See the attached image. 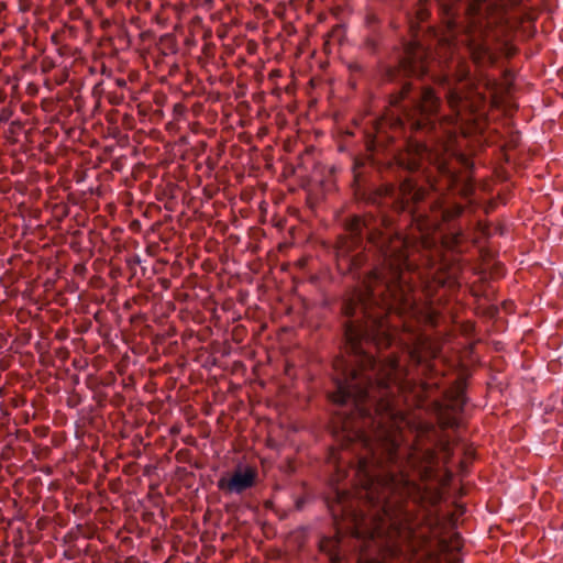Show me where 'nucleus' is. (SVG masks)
Segmentation results:
<instances>
[{"instance_id":"obj_1","label":"nucleus","mask_w":563,"mask_h":563,"mask_svg":"<svg viewBox=\"0 0 563 563\" xmlns=\"http://www.w3.org/2000/svg\"><path fill=\"white\" fill-rule=\"evenodd\" d=\"M334 373L335 389L330 397L339 406L336 415L345 438L343 454L351 453L353 459L349 472L343 470L346 457L342 454L332 453L330 463L338 481L352 473L351 483L358 486L357 495L368 506L374 525L373 529L361 531L357 515L350 509L353 539L362 542L361 547L384 537L388 542H410L416 532L404 501L417 493L418 485L400 466L397 472L384 466L382 454L393 464L406 457L419 477H429L437 465V453L429 448L399 452L387 426L395 417L391 401L395 382L358 376L354 369Z\"/></svg>"},{"instance_id":"obj_2","label":"nucleus","mask_w":563,"mask_h":563,"mask_svg":"<svg viewBox=\"0 0 563 563\" xmlns=\"http://www.w3.org/2000/svg\"><path fill=\"white\" fill-rule=\"evenodd\" d=\"M388 228L385 217H353L338 241V265L353 273L356 286L342 302L347 355L335 358L333 369L396 382L397 362L376 360L363 347V342L388 339V313L412 314L417 309L413 287L406 277L412 268L407 242L391 236Z\"/></svg>"},{"instance_id":"obj_3","label":"nucleus","mask_w":563,"mask_h":563,"mask_svg":"<svg viewBox=\"0 0 563 563\" xmlns=\"http://www.w3.org/2000/svg\"><path fill=\"white\" fill-rule=\"evenodd\" d=\"M461 47L479 65H493L498 59L483 27L470 30L460 38L455 36L453 30L440 37L435 55L439 65H445L446 73L438 76V81L445 89L446 102L452 113L440 115L441 99L432 88L405 81L398 92L390 97V106L394 109L390 118L377 122V143L383 142L386 128L389 126L394 134L386 135L387 139L393 140L397 133H405L409 129L411 132L440 141L443 148H446L445 141L455 134V131L448 126L468 122L474 112L473 102L457 87L459 82L470 76V70L460 55Z\"/></svg>"},{"instance_id":"obj_4","label":"nucleus","mask_w":563,"mask_h":563,"mask_svg":"<svg viewBox=\"0 0 563 563\" xmlns=\"http://www.w3.org/2000/svg\"><path fill=\"white\" fill-rule=\"evenodd\" d=\"M440 7L445 11L448 16H453V9L451 5L445 4V0H437ZM519 0H508L511 4H516ZM501 2H507V0H501ZM492 3L488 0H468L465 3V12L470 15V21L467 26L463 31H457L453 21H449V31L450 34L453 30V33L457 38L461 37L462 34L466 33L470 30H475L478 27H483L485 30V34L488 36L493 51L499 55V53L505 54L506 56H511L515 53V48L506 42H501L499 38V34L496 30L493 29V21L487 16L488 11L492 9Z\"/></svg>"},{"instance_id":"obj_5","label":"nucleus","mask_w":563,"mask_h":563,"mask_svg":"<svg viewBox=\"0 0 563 563\" xmlns=\"http://www.w3.org/2000/svg\"><path fill=\"white\" fill-rule=\"evenodd\" d=\"M440 7L445 11L448 16H453V9L451 5L445 4V0H437ZM519 0H508L511 4H516ZM501 2H507V0H501ZM492 3L488 0H468L465 3V12L470 15V21L467 26L463 31H457L453 21H449V31L450 34L453 30V33L457 38L461 37L462 34L466 33L470 30H475L478 27H483L485 30V34L488 36L493 51L499 55V53L505 54L506 56H511L515 53V48L506 42H501L499 38V34L496 30L493 29V21L487 16L488 11L492 9Z\"/></svg>"},{"instance_id":"obj_6","label":"nucleus","mask_w":563,"mask_h":563,"mask_svg":"<svg viewBox=\"0 0 563 563\" xmlns=\"http://www.w3.org/2000/svg\"><path fill=\"white\" fill-rule=\"evenodd\" d=\"M416 37V34L413 35ZM435 63L432 52L424 47L417 38L404 43L402 51L398 56L396 68H389L386 77L396 80L399 76L422 77L431 71Z\"/></svg>"},{"instance_id":"obj_7","label":"nucleus","mask_w":563,"mask_h":563,"mask_svg":"<svg viewBox=\"0 0 563 563\" xmlns=\"http://www.w3.org/2000/svg\"><path fill=\"white\" fill-rule=\"evenodd\" d=\"M379 194L396 209L408 211L413 217H422L418 212L417 205L424 202L428 191L411 179H404L399 185L385 184L379 189Z\"/></svg>"},{"instance_id":"obj_8","label":"nucleus","mask_w":563,"mask_h":563,"mask_svg":"<svg viewBox=\"0 0 563 563\" xmlns=\"http://www.w3.org/2000/svg\"><path fill=\"white\" fill-rule=\"evenodd\" d=\"M258 472L255 466L238 465L231 476H221L217 486L225 495H242L256 485Z\"/></svg>"},{"instance_id":"obj_9","label":"nucleus","mask_w":563,"mask_h":563,"mask_svg":"<svg viewBox=\"0 0 563 563\" xmlns=\"http://www.w3.org/2000/svg\"><path fill=\"white\" fill-rule=\"evenodd\" d=\"M448 401L449 404L446 410L442 408L440 409L439 422L444 429H454L459 427V420L454 415L462 411L466 402L463 388L454 387L452 390H450L448 393Z\"/></svg>"},{"instance_id":"obj_10","label":"nucleus","mask_w":563,"mask_h":563,"mask_svg":"<svg viewBox=\"0 0 563 563\" xmlns=\"http://www.w3.org/2000/svg\"><path fill=\"white\" fill-rule=\"evenodd\" d=\"M428 208L432 212L433 219L430 220V224H437L441 221H449L462 214L463 207L457 203L446 205V200L443 195L433 197L428 202ZM429 224V220L427 221Z\"/></svg>"},{"instance_id":"obj_11","label":"nucleus","mask_w":563,"mask_h":563,"mask_svg":"<svg viewBox=\"0 0 563 563\" xmlns=\"http://www.w3.org/2000/svg\"><path fill=\"white\" fill-rule=\"evenodd\" d=\"M320 550L325 553L331 563H341L342 561V541L339 537H325L320 541Z\"/></svg>"},{"instance_id":"obj_12","label":"nucleus","mask_w":563,"mask_h":563,"mask_svg":"<svg viewBox=\"0 0 563 563\" xmlns=\"http://www.w3.org/2000/svg\"><path fill=\"white\" fill-rule=\"evenodd\" d=\"M435 159H437V168H438L439 173L441 174V176L445 180L446 189L457 188L460 185V181H461L460 176L454 170H452L445 162L440 161L438 155L435 156Z\"/></svg>"},{"instance_id":"obj_13","label":"nucleus","mask_w":563,"mask_h":563,"mask_svg":"<svg viewBox=\"0 0 563 563\" xmlns=\"http://www.w3.org/2000/svg\"><path fill=\"white\" fill-rule=\"evenodd\" d=\"M416 156L408 165L409 169H418L420 167V161L424 157L431 159V150L427 143L418 142L416 144Z\"/></svg>"},{"instance_id":"obj_14","label":"nucleus","mask_w":563,"mask_h":563,"mask_svg":"<svg viewBox=\"0 0 563 563\" xmlns=\"http://www.w3.org/2000/svg\"><path fill=\"white\" fill-rule=\"evenodd\" d=\"M335 494H336V499H338V506L341 507L342 512H345L347 510V505H346V494L347 493L336 488Z\"/></svg>"},{"instance_id":"obj_15","label":"nucleus","mask_w":563,"mask_h":563,"mask_svg":"<svg viewBox=\"0 0 563 563\" xmlns=\"http://www.w3.org/2000/svg\"><path fill=\"white\" fill-rule=\"evenodd\" d=\"M365 47L366 49H368L371 53H375L377 51V47H378V43L375 38H372V37H368L366 38L365 41Z\"/></svg>"},{"instance_id":"obj_16","label":"nucleus","mask_w":563,"mask_h":563,"mask_svg":"<svg viewBox=\"0 0 563 563\" xmlns=\"http://www.w3.org/2000/svg\"><path fill=\"white\" fill-rule=\"evenodd\" d=\"M415 14L419 21H424L429 15V11L426 8L419 7L416 9Z\"/></svg>"},{"instance_id":"obj_17","label":"nucleus","mask_w":563,"mask_h":563,"mask_svg":"<svg viewBox=\"0 0 563 563\" xmlns=\"http://www.w3.org/2000/svg\"><path fill=\"white\" fill-rule=\"evenodd\" d=\"M356 562L357 563H378L375 559L367 560L366 558L363 556V554H360L357 556Z\"/></svg>"},{"instance_id":"obj_18","label":"nucleus","mask_w":563,"mask_h":563,"mask_svg":"<svg viewBox=\"0 0 563 563\" xmlns=\"http://www.w3.org/2000/svg\"><path fill=\"white\" fill-rule=\"evenodd\" d=\"M471 190V185L466 181H464L462 188H459V191L463 195H467Z\"/></svg>"},{"instance_id":"obj_19","label":"nucleus","mask_w":563,"mask_h":563,"mask_svg":"<svg viewBox=\"0 0 563 563\" xmlns=\"http://www.w3.org/2000/svg\"><path fill=\"white\" fill-rule=\"evenodd\" d=\"M443 452L446 454V455H450V446L448 443H444L443 444V448H442Z\"/></svg>"},{"instance_id":"obj_20","label":"nucleus","mask_w":563,"mask_h":563,"mask_svg":"<svg viewBox=\"0 0 563 563\" xmlns=\"http://www.w3.org/2000/svg\"><path fill=\"white\" fill-rule=\"evenodd\" d=\"M415 27H416V26H415V23H413L412 19H410V31H411L412 33H415V32H416Z\"/></svg>"},{"instance_id":"obj_21","label":"nucleus","mask_w":563,"mask_h":563,"mask_svg":"<svg viewBox=\"0 0 563 563\" xmlns=\"http://www.w3.org/2000/svg\"><path fill=\"white\" fill-rule=\"evenodd\" d=\"M452 548H453L454 550H460V544L456 542V543H454V544L452 545Z\"/></svg>"}]
</instances>
